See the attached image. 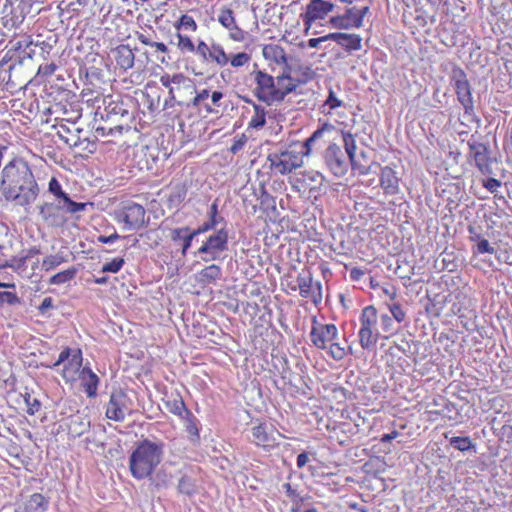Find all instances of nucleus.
I'll use <instances>...</instances> for the list:
<instances>
[{
    "instance_id": "1",
    "label": "nucleus",
    "mask_w": 512,
    "mask_h": 512,
    "mask_svg": "<svg viewBox=\"0 0 512 512\" xmlns=\"http://www.w3.org/2000/svg\"><path fill=\"white\" fill-rule=\"evenodd\" d=\"M39 191L27 162L12 160L2 169L0 192L6 201L26 207L37 199Z\"/></svg>"
},
{
    "instance_id": "2",
    "label": "nucleus",
    "mask_w": 512,
    "mask_h": 512,
    "mask_svg": "<svg viewBox=\"0 0 512 512\" xmlns=\"http://www.w3.org/2000/svg\"><path fill=\"white\" fill-rule=\"evenodd\" d=\"M164 444L148 439L139 442L129 457V468L136 479H144L154 472L160 464Z\"/></svg>"
},
{
    "instance_id": "3",
    "label": "nucleus",
    "mask_w": 512,
    "mask_h": 512,
    "mask_svg": "<svg viewBox=\"0 0 512 512\" xmlns=\"http://www.w3.org/2000/svg\"><path fill=\"white\" fill-rule=\"evenodd\" d=\"M320 137V128L304 141L301 151H297L290 146L281 152H274L268 155L270 170L275 175H287L292 173L303 164L304 155H309L312 143Z\"/></svg>"
},
{
    "instance_id": "4",
    "label": "nucleus",
    "mask_w": 512,
    "mask_h": 512,
    "mask_svg": "<svg viewBox=\"0 0 512 512\" xmlns=\"http://www.w3.org/2000/svg\"><path fill=\"white\" fill-rule=\"evenodd\" d=\"M254 96L268 105L281 102L286 95L291 93V88L286 84L283 74L273 77L265 70H255L252 72Z\"/></svg>"
},
{
    "instance_id": "5",
    "label": "nucleus",
    "mask_w": 512,
    "mask_h": 512,
    "mask_svg": "<svg viewBox=\"0 0 512 512\" xmlns=\"http://www.w3.org/2000/svg\"><path fill=\"white\" fill-rule=\"evenodd\" d=\"M42 366L50 369H55L62 365L60 374L67 384H74L78 381L79 375L84 368L83 354L80 348H72L69 346L63 347L57 360L52 364Z\"/></svg>"
},
{
    "instance_id": "6",
    "label": "nucleus",
    "mask_w": 512,
    "mask_h": 512,
    "mask_svg": "<svg viewBox=\"0 0 512 512\" xmlns=\"http://www.w3.org/2000/svg\"><path fill=\"white\" fill-rule=\"evenodd\" d=\"M160 83L168 89L169 99L178 105H189L188 101L196 92L194 81L183 73H164Z\"/></svg>"
},
{
    "instance_id": "7",
    "label": "nucleus",
    "mask_w": 512,
    "mask_h": 512,
    "mask_svg": "<svg viewBox=\"0 0 512 512\" xmlns=\"http://www.w3.org/2000/svg\"><path fill=\"white\" fill-rule=\"evenodd\" d=\"M452 80L454 81L457 99L463 106L464 116L479 125L480 118L475 114L472 89L464 70L459 67L454 68L452 70Z\"/></svg>"
},
{
    "instance_id": "8",
    "label": "nucleus",
    "mask_w": 512,
    "mask_h": 512,
    "mask_svg": "<svg viewBox=\"0 0 512 512\" xmlns=\"http://www.w3.org/2000/svg\"><path fill=\"white\" fill-rule=\"evenodd\" d=\"M467 145L469 148L468 160L470 162L473 161L475 167L482 175H493V165L497 164V160L492 157L489 145L475 140L474 135L468 140Z\"/></svg>"
},
{
    "instance_id": "9",
    "label": "nucleus",
    "mask_w": 512,
    "mask_h": 512,
    "mask_svg": "<svg viewBox=\"0 0 512 512\" xmlns=\"http://www.w3.org/2000/svg\"><path fill=\"white\" fill-rule=\"evenodd\" d=\"M378 316L374 306H366L361 313V328L359 331V343L363 349H369L375 346L378 340V330L376 329Z\"/></svg>"
},
{
    "instance_id": "10",
    "label": "nucleus",
    "mask_w": 512,
    "mask_h": 512,
    "mask_svg": "<svg viewBox=\"0 0 512 512\" xmlns=\"http://www.w3.org/2000/svg\"><path fill=\"white\" fill-rule=\"evenodd\" d=\"M228 231L225 228L219 229L215 234L210 235L195 254L204 255L205 262L219 258L220 254L228 248Z\"/></svg>"
},
{
    "instance_id": "11",
    "label": "nucleus",
    "mask_w": 512,
    "mask_h": 512,
    "mask_svg": "<svg viewBox=\"0 0 512 512\" xmlns=\"http://www.w3.org/2000/svg\"><path fill=\"white\" fill-rule=\"evenodd\" d=\"M252 443L257 447L270 451L278 446L281 436L277 428L267 422H258L251 428Z\"/></svg>"
},
{
    "instance_id": "12",
    "label": "nucleus",
    "mask_w": 512,
    "mask_h": 512,
    "mask_svg": "<svg viewBox=\"0 0 512 512\" xmlns=\"http://www.w3.org/2000/svg\"><path fill=\"white\" fill-rule=\"evenodd\" d=\"M318 67L313 68L312 64H300L297 67L290 64L285 71L282 72L285 77L286 84L291 88V92L296 90L300 85L307 84L317 75Z\"/></svg>"
},
{
    "instance_id": "13",
    "label": "nucleus",
    "mask_w": 512,
    "mask_h": 512,
    "mask_svg": "<svg viewBox=\"0 0 512 512\" xmlns=\"http://www.w3.org/2000/svg\"><path fill=\"white\" fill-rule=\"evenodd\" d=\"M40 254V249L37 247H30L24 250L21 256H11L9 262L2 264V267L11 268L15 273L21 277L31 279L34 275L35 270L39 267V260L33 262L31 266V272L27 271V260Z\"/></svg>"
},
{
    "instance_id": "14",
    "label": "nucleus",
    "mask_w": 512,
    "mask_h": 512,
    "mask_svg": "<svg viewBox=\"0 0 512 512\" xmlns=\"http://www.w3.org/2000/svg\"><path fill=\"white\" fill-rule=\"evenodd\" d=\"M130 399L123 391L113 392L106 405L105 415L115 422H123L126 414H131Z\"/></svg>"
},
{
    "instance_id": "15",
    "label": "nucleus",
    "mask_w": 512,
    "mask_h": 512,
    "mask_svg": "<svg viewBox=\"0 0 512 512\" xmlns=\"http://www.w3.org/2000/svg\"><path fill=\"white\" fill-rule=\"evenodd\" d=\"M262 55L272 70L280 68L283 72L288 68L292 61V58L287 54L286 50L276 43L264 45L262 48Z\"/></svg>"
},
{
    "instance_id": "16",
    "label": "nucleus",
    "mask_w": 512,
    "mask_h": 512,
    "mask_svg": "<svg viewBox=\"0 0 512 512\" xmlns=\"http://www.w3.org/2000/svg\"><path fill=\"white\" fill-rule=\"evenodd\" d=\"M341 140L344 143L346 154L351 162L352 169L357 170L359 174L366 175L370 171V161L364 151H361L357 156L355 153L356 146L354 139L350 134H341Z\"/></svg>"
},
{
    "instance_id": "17",
    "label": "nucleus",
    "mask_w": 512,
    "mask_h": 512,
    "mask_svg": "<svg viewBox=\"0 0 512 512\" xmlns=\"http://www.w3.org/2000/svg\"><path fill=\"white\" fill-rule=\"evenodd\" d=\"M346 153H344L340 146L331 144L325 152V162L328 169L336 177L343 176L347 172Z\"/></svg>"
},
{
    "instance_id": "18",
    "label": "nucleus",
    "mask_w": 512,
    "mask_h": 512,
    "mask_svg": "<svg viewBox=\"0 0 512 512\" xmlns=\"http://www.w3.org/2000/svg\"><path fill=\"white\" fill-rule=\"evenodd\" d=\"M66 210V205L63 203L54 204L45 202L39 207V215L42 220L53 227L63 226L67 219L62 213V210Z\"/></svg>"
},
{
    "instance_id": "19",
    "label": "nucleus",
    "mask_w": 512,
    "mask_h": 512,
    "mask_svg": "<svg viewBox=\"0 0 512 512\" xmlns=\"http://www.w3.org/2000/svg\"><path fill=\"white\" fill-rule=\"evenodd\" d=\"M48 191L60 199L66 205V211L70 214H75L84 211L87 203H80L73 201L69 195L63 191L62 186L56 177H52L48 184Z\"/></svg>"
},
{
    "instance_id": "20",
    "label": "nucleus",
    "mask_w": 512,
    "mask_h": 512,
    "mask_svg": "<svg viewBox=\"0 0 512 512\" xmlns=\"http://www.w3.org/2000/svg\"><path fill=\"white\" fill-rule=\"evenodd\" d=\"M55 128L59 138L70 148L77 147L80 144L82 129L77 126L75 121H62Z\"/></svg>"
},
{
    "instance_id": "21",
    "label": "nucleus",
    "mask_w": 512,
    "mask_h": 512,
    "mask_svg": "<svg viewBox=\"0 0 512 512\" xmlns=\"http://www.w3.org/2000/svg\"><path fill=\"white\" fill-rule=\"evenodd\" d=\"M145 209L137 203H130L123 207L120 217L128 228H138L145 221Z\"/></svg>"
},
{
    "instance_id": "22",
    "label": "nucleus",
    "mask_w": 512,
    "mask_h": 512,
    "mask_svg": "<svg viewBox=\"0 0 512 512\" xmlns=\"http://www.w3.org/2000/svg\"><path fill=\"white\" fill-rule=\"evenodd\" d=\"M111 52L119 69L127 71L134 66L135 54L129 45L120 44L112 49Z\"/></svg>"
},
{
    "instance_id": "23",
    "label": "nucleus",
    "mask_w": 512,
    "mask_h": 512,
    "mask_svg": "<svg viewBox=\"0 0 512 512\" xmlns=\"http://www.w3.org/2000/svg\"><path fill=\"white\" fill-rule=\"evenodd\" d=\"M78 381L81 382V386L89 398L96 397L99 377L89 367L85 366L82 369Z\"/></svg>"
},
{
    "instance_id": "24",
    "label": "nucleus",
    "mask_w": 512,
    "mask_h": 512,
    "mask_svg": "<svg viewBox=\"0 0 512 512\" xmlns=\"http://www.w3.org/2000/svg\"><path fill=\"white\" fill-rule=\"evenodd\" d=\"M164 405L167 408V410L179 417L182 418L183 415L186 414V411H190L181 396V394L177 391L171 392L170 394H166L165 398L163 399Z\"/></svg>"
},
{
    "instance_id": "25",
    "label": "nucleus",
    "mask_w": 512,
    "mask_h": 512,
    "mask_svg": "<svg viewBox=\"0 0 512 512\" xmlns=\"http://www.w3.org/2000/svg\"><path fill=\"white\" fill-rule=\"evenodd\" d=\"M380 184L385 194L395 195L399 192V178L389 166L382 168Z\"/></svg>"
},
{
    "instance_id": "26",
    "label": "nucleus",
    "mask_w": 512,
    "mask_h": 512,
    "mask_svg": "<svg viewBox=\"0 0 512 512\" xmlns=\"http://www.w3.org/2000/svg\"><path fill=\"white\" fill-rule=\"evenodd\" d=\"M47 507V499L41 493H33L15 512H45Z\"/></svg>"
},
{
    "instance_id": "27",
    "label": "nucleus",
    "mask_w": 512,
    "mask_h": 512,
    "mask_svg": "<svg viewBox=\"0 0 512 512\" xmlns=\"http://www.w3.org/2000/svg\"><path fill=\"white\" fill-rule=\"evenodd\" d=\"M328 435L322 433V437L328 442V450H333L336 446H342L346 442V435L344 434L341 426L334 424L332 427L330 424L326 425Z\"/></svg>"
},
{
    "instance_id": "28",
    "label": "nucleus",
    "mask_w": 512,
    "mask_h": 512,
    "mask_svg": "<svg viewBox=\"0 0 512 512\" xmlns=\"http://www.w3.org/2000/svg\"><path fill=\"white\" fill-rule=\"evenodd\" d=\"M90 427L87 418L80 415H73L69 418L68 433L73 438L82 436Z\"/></svg>"
},
{
    "instance_id": "29",
    "label": "nucleus",
    "mask_w": 512,
    "mask_h": 512,
    "mask_svg": "<svg viewBox=\"0 0 512 512\" xmlns=\"http://www.w3.org/2000/svg\"><path fill=\"white\" fill-rule=\"evenodd\" d=\"M210 90L205 88L194 93L191 97V105L199 110L203 109L207 114H215L218 112L217 109L213 108L206 100L210 97Z\"/></svg>"
},
{
    "instance_id": "30",
    "label": "nucleus",
    "mask_w": 512,
    "mask_h": 512,
    "mask_svg": "<svg viewBox=\"0 0 512 512\" xmlns=\"http://www.w3.org/2000/svg\"><path fill=\"white\" fill-rule=\"evenodd\" d=\"M222 276V269L219 265L211 264L203 268L197 275V281L202 285L216 282Z\"/></svg>"
},
{
    "instance_id": "31",
    "label": "nucleus",
    "mask_w": 512,
    "mask_h": 512,
    "mask_svg": "<svg viewBox=\"0 0 512 512\" xmlns=\"http://www.w3.org/2000/svg\"><path fill=\"white\" fill-rule=\"evenodd\" d=\"M181 419L185 421V431L190 441L198 443L200 440V431L197 418L191 411H186V414L183 415Z\"/></svg>"
},
{
    "instance_id": "32",
    "label": "nucleus",
    "mask_w": 512,
    "mask_h": 512,
    "mask_svg": "<svg viewBox=\"0 0 512 512\" xmlns=\"http://www.w3.org/2000/svg\"><path fill=\"white\" fill-rule=\"evenodd\" d=\"M207 62H212L219 67H225L229 63L228 54L225 52L223 46L219 43L213 42L211 44L210 55Z\"/></svg>"
},
{
    "instance_id": "33",
    "label": "nucleus",
    "mask_w": 512,
    "mask_h": 512,
    "mask_svg": "<svg viewBox=\"0 0 512 512\" xmlns=\"http://www.w3.org/2000/svg\"><path fill=\"white\" fill-rule=\"evenodd\" d=\"M247 103H252L253 105V109H254V113L250 119V121L248 122V128H251V129H261L262 127H264L265 123H266V110L264 107H262L261 105H258L254 102H252L251 100H246Z\"/></svg>"
},
{
    "instance_id": "34",
    "label": "nucleus",
    "mask_w": 512,
    "mask_h": 512,
    "mask_svg": "<svg viewBox=\"0 0 512 512\" xmlns=\"http://www.w3.org/2000/svg\"><path fill=\"white\" fill-rule=\"evenodd\" d=\"M21 398L25 404V411L28 415L33 416L41 410L42 404L40 400L35 397L27 388L23 393H20Z\"/></svg>"
},
{
    "instance_id": "35",
    "label": "nucleus",
    "mask_w": 512,
    "mask_h": 512,
    "mask_svg": "<svg viewBox=\"0 0 512 512\" xmlns=\"http://www.w3.org/2000/svg\"><path fill=\"white\" fill-rule=\"evenodd\" d=\"M320 18V0H312L304 15L305 33L308 34L312 23Z\"/></svg>"
},
{
    "instance_id": "36",
    "label": "nucleus",
    "mask_w": 512,
    "mask_h": 512,
    "mask_svg": "<svg viewBox=\"0 0 512 512\" xmlns=\"http://www.w3.org/2000/svg\"><path fill=\"white\" fill-rule=\"evenodd\" d=\"M339 38L338 44L346 50L351 51L361 49L362 39L359 35L342 33Z\"/></svg>"
},
{
    "instance_id": "37",
    "label": "nucleus",
    "mask_w": 512,
    "mask_h": 512,
    "mask_svg": "<svg viewBox=\"0 0 512 512\" xmlns=\"http://www.w3.org/2000/svg\"><path fill=\"white\" fill-rule=\"evenodd\" d=\"M103 104L105 105L104 112L100 110V107H98L96 111V115H100V117L103 119L105 116L109 117L110 115H118L120 114L121 107L117 102H115L112 99V96L103 97L102 99Z\"/></svg>"
},
{
    "instance_id": "38",
    "label": "nucleus",
    "mask_w": 512,
    "mask_h": 512,
    "mask_svg": "<svg viewBox=\"0 0 512 512\" xmlns=\"http://www.w3.org/2000/svg\"><path fill=\"white\" fill-rule=\"evenodd\" d=\"M174 28L177 32H180L181 30L196 32L198 25L191 15L182 14L180 18L174 23Z\"/></svg>"
},
{
    "instance_id": "39",
    "label": "nucleus",
    "mask_w": 512,
    "mask_h": 512,
    "mask_svg": "<svg viewBox=\"0 0 512 512\" xmlns=\"http://www.w3.org/2000/svg\"><path fill=\"white\" fill-rule=\"evenodd\" d=\"M76 274H77V269L75 267H70L66 270H63L61 272L54 274L49 279V284H51V285L65 284V283L73 280L75 278Z\"/></svg>"
},
{
    "instance_id": "40",
    "label": "nucleus",
    "mask_w": 512,
    "mask_h": 512,
    "mask_svg": "<svg viewBox=\"0 0 512 512\" xmlns=\"http://www.w3.org/2000/svg\"><path fill=\"white\" fill-rule=\"evenodd\" d=\"M449 445L461 452L469 450H473V452H476V445L471 441L469 437H452L449 439Z\"/></svg>"
},
{
    "instance_id": "41",
    "label": "nucleus",
    "mask_w": 512,
    "mask_h": 512,
    "mask_svg": "<svg viewBox=\"0 0 512 512\" xmlns=\"http://www.w3.org/2000/svg\"><path fill=\"white\" fill-rule=\"evenodd\" d=\"M319 45H320V37L311 38L308 41H301L298 44V47L301 51V55L303 58H306V57L307 58L308 57L315 58V57H319V55L316 52L309 53V50L312 48H318Z\"/></svg>"
},
{
    "instance_id": "42",
    "label": "nucleus",
    "mask_w": 512,
    "mask_h": 512,
    "mask_svg": "<svg viewBox=\"0 0 512 512\" xmlns=\"http://www.w3.org/2000/svg\"><path fill=\"white\" fill-rule=\"evenodd\" d=\"M66 261L62 254H51L46 256L41 263L42 269L46 272L51 271Z\"/></svg>"
},
{
    "instance_id": "43",
    "label": "nucleus",
    "mask_w": 512,
    "mask_h": 512,
    "mask_svg": "<svg viewBox=\"0 0 512 512\" xmlns=\"http://www.w3.org/2000/svg\"><path fill=\"white\" fill-rule=\"evenodd\" d=\"M218 22L225 29H228L231 26L233 27V24L237 22L233 10L229 7L221 8L218 14Z\"/></svg>"
},
{
    "instance_id": "44",
    "label": "nucleus",
    "mask_w": 512,
    "mask_h": 512,
    "mask_svg": "<svg viewBox=\"0 0 512 512\" xmlns=\"http://www.w3.org/2000/svg\"><path fill=\"white\" fill-rule=\"evenodd\" d=\"M176 38H177V48L180 50V52H182V53H194L195 52V45L189 36L183 35L182 33L177 32Z\"/></svg>"
},
{
    "instance_id": "45",
    "label": "nucleus",
    "mask_w": 512,
    "mask_h": 512,
    "mask_svg": "<svg viewBox=\"0 0 512 512\" xmlns=\"http://www.w3.org/2000/svg\"><path fill=\"white\" fill-rule=\"evenodd\" d=\"M338 331L335 325H322V350L327 349V343L337 339Z\"/></svg>"
},
{
    "instance_id": "46",
    "label": "nucleus",
    "mask_w": 512,
    "mask_h": 512,
    "mask_svg": "<svg viewBox=\"0 0 512 512\" xmlns=\"http://www.w3.org/2000/svg\"><path fill=\"white\" fill-rule=\"evenodd\" d=\"M229 63L233 68H241L251 61V55L246 52H239L236 54L228 55Z\"/></svg>"
},
{
    "instance_id": "47",
    "label": "nucleus",
    "mask_w": 512,
    "mask_h": 512,
    "mask_svg": "<svg viewBox=\"0 0 512 512\" xmlns=\"http://www.w3.org/2000/svg\"><path fill=\"white\" fill-rule=\"evenodd\" d=\"M185 197L186 190L183 187L175 189L169 194L167 198L168 207H178L184 201Z\"/></svg>"
},
{
    "instance_id": "48",
    "label": "nucleus",
    "mask_w": 512,
    "mask_h": 512,
    "mask_svg": "<svg viewBox=\"0 0 512 512\" xmlns=\"http://www.w3.org/2000/svg\"><path fill=\"white\" fill-rule=\"evenodd\" d=\"M345 18L349 22V28L362 26V15H360L356 7L346 8L343 12Z\"/></svg>"
},
{
    "instance_id": "49",
    "label": "nucleus",
    "mask_w": 512,
    "mask_h": 512,
    "mask_svg": "<svg viewBox=\"0 0 512 512\" xmlns=\"http://www.w3.org/2000/svg\"><path fill=\"white\" fill-rule=\"evenodd\" d=\"M326 351L334 360L337 361L343 359L346 355L344 346L338 342H328Z\"/></svg>"
},
{
    "instance_id": "50",
    "label": "nucleus",
    "mask_w": 512,
    "mask_h": 512,
    "mask_svg": "<svg viewBox=\"0 0 512 512\" xmlns=\"http://www.w3.org/2000/svg\"><path fill=\"white\" fill-rule=\"evenodd\" d=\"M32 44V37L30 35L23 34L14 42L13 48L16 51L27 53V50L32 46Z\"/></svg>"
},
{
    "instance_id": "51",
    "label": "nucleus",
    "mask_w": 512,
    "mask_h": 512,
    "mask_svg": "<svg viewBox=\"0 0 512 512\" xmlns=\"http://www.w3.org/2000/svg\"><path fill=\"white\" fill-rule=\"evenodd\" d=\"M124 264H125L124 259L121 257H117V258L112 259L110 262L105 263L102 266L101 271L104 273L105 272L117 273L122 269Z\"/></svg>"
},
{
    "instance_id": "52",
    "label": "nucleus",
    "mask_w": 512,
    "mask_h": 512,
    "mask_svg": "<svg viewBox=\"0 0 512 512\" xmlns=\"http://www.w3.org/2000/svg\"><path fill=\"white\" fill-rule=\"evenodd\" d=\"M340 10L341 9L338 8V10L336 11L337 14L329 19V23L331 24V26L333 28L348 29L349 22H348L347 18H345L344 14L340 13Z\"/></svg>"
},
{
    "instance_id": "53",
    "label": "nucleus",
    "mask_w": 512,
    "mask_h": 512,
    "mask_svg": "<svg viewBox=\"0 0 512 512\" xmlns=\"http://www.w3.org/2000/svg\"><path fill=\"white\" fill-rule=\"evenodd\" d=\"M209 222L216 227L220 222L224 221L223 217L219 215L218 199H215L210 206L208 212Z\"/></svg>"
},
{
    "instance_id": "54",
    "label": "nucleus",
    "mask_w": 512,
    "mask_h": 512,
    "mask_svg": "<svg viewBox=\"0 0 512 512\" xmlns=\"http://www.w3.org/2000/svg\"><path fill=\"white\" fill-rule=\"evenodd\" d=\"M343 105L342 100H340L331 87L328 88V97L322 103V107H329L330 110L341 107Z\"/></svg>"
},
{
    "instance_id": "55",
    "label": "nucleus",
    "mask_w": 512,
    "mask_h": 512,
    "mask_svg": "<svg viewBox=\"0 0 512 512\" xmlns=\"http://www.w3.org/2000/svg\"><path fill=\"white\" fill-rule=\"evenodd\" d=\"M227 30L229 31L230 39L233 41L243 42L246 38V32L238 26L237 22Z\"/></svg>"
},
{
    "instance_id": "56",
    "label": "nucleus",
    "mask_w": 512,
    "mask_h": 512,
    "mask_svg": "<svg viewBox=\"0 0 512 512\" xmlns=\"http://www.w3.org/2000/svg\"><path fill=\"white\" fill-rule=\"evenodd\" d=\"M211 45L209 46L204 40H199L195 46V52L203 61H208Z\"/></svg>"
},
{
    "instance_id": "57",
    "label": "nucleus",
    "mask_w": 512,
    "mask_h": 512,
    "mask_svg": "<svg viewBox=\"0 0 512 512\" xmlns=\"http://www.w3.org/2000/svg\"><path fill=\"white\" fill-rule=\"evenodd\" d=\"M4 303H7L9 305H16L20 303V298L14 292H0V306L3 305Z\"/></svg>"
},
{
    "instance_id": "58",
    "label": "nucleus",
    "mask_w": 512,
    "mask_h": 512,
    "mask_svg": "<svg viewBox=\"0 0 512 512\" xmlns=\"http://www.w3.org/2000/svg\"><path fill=\"white\" fill-rule=\"evenodd\" d=\"M389 310L393 316V318L398 322L401 323L405 320V312L403 311L401 305L399 303H392L388 305Z\"/></svg>"
},
{
    "instance_id": "59",
    "label": "nucleus",
    "mask_w": 512,
    "mask_h": 512,
    "mask_svg": "<svg viewBox=\"0 0 512 512\" xmlns=\"http://www.w3.org/2000/svg\"><path fill=\"white\" fill-rule=\"evenodd\" d=\"M12 247L11 242H7L4 244H0V265L4 264L5 262H9L11 259V256H13L11 253H9V250ZM4 267L0 266V269H3Z\"/></svg>"
},
{
    "instance_id": "60",
    "label": "nucleus",
    "mask_w": 512,
    "mask_h": 512,
    "mask_svg": "<svg viewBox=\"0 0 512 512\" xmlns=\"http://www.w3.org/2000/svg\"><path fill=\"white\" fill-rule=\"evenodd\" d=\"M189 232V227L174 228L170 231V237L173 242L182 241V239H184Z\"/></svg>"
},
{
    "instance_id": "61",
    "label": "nucleus",
    "mask_w": 512,
    "mask_h": 512,
    "mask_svg": "<svg viewBox=\"0 0 512 512\" xmlns=\"http://www.w3.org/2000/svg\"><path fill=\"white\" fill-rule=\"evenodd\" d=\"M477 252L479 254H494L496 252L495 248L490 245L488 240L482 239L479 242H477Z\"/></svg>"
},
{
    "instance_id": "62",
    "label": "nucleus",
    "mask_w": 512,
    "mask_h": 512,
    "mask_svg": "<svg viewBox=\"0 0 512 512\" xmlns=\"http://www.w3.org/2000/svg\"><path fill=\"white\" fill-rule=\"evenodd\" d=\"M196 237V233L190 230L184 239H182L181 254L186 256L188 249L191 247L193 239Z\"/></svg>"
},
{
    "instance_id": "63",
    "label": "nucleus",
    "mask_w": 512,
    "mask_h": 512,
    "mask_svg": "<svg viewBox=\"0 0 512 512\" xmlns=\"http://www.w3.org/2000/svg\"><path fill=\"white\" fill-rule=\"evenodd\" d=\"M501 186V181L496 178L489 177L483 181V187H485L491 193L497 191V189Z\"/></svg>"
},
{
    "instance_id": "64",
    "label": "nucleus",
    "mask_w": 512,
    "mask_h": 512,
    "mask_svg": "<svg viewBox=\"0 0 512 512\" xmlns=\"http://www.w3.org/2000/svg\"><path fill=\"white\" fill-rule=\"evenodd\" d=\"M324 390L326 393L331 392L333 398L338 402H342L345 399L344 390L340 387H325Z\"/></svg>"
}]
</instances>
